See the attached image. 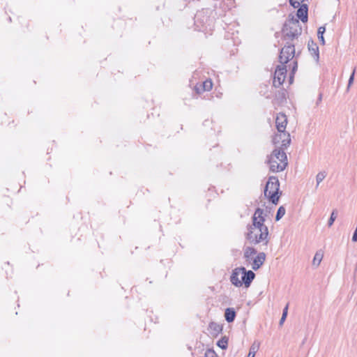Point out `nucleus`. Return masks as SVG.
<instances>
[{"mask_svg": "<svg viewBox=\"0 0 357 357\" xmlns=\"http://www.w3.org/2000/svg\"><path fill=\"white\" fill-rule=\"evenodd\" d=\"M352 240H353V241H357V228H356V230L355 231L354 234H353Z\"/></svg>", "mask_w": 357, "mask_h": 357, "instance_id": "obj_28", "label": "nucleus"}, {"mask_svg": "<svg viewBox=\"0 0 357 357\" xmlns=\"http://www.w3.org/2000/svg\"><path fill=\"white\" fill-rule=\"evenodd\" d=\"M324 32H325V27L321 26L319 28L318 37H319V40L322 42L323 44L324 43V36H323V34Z\"/></svg>", "mask_w": 357, "mask_h": 357, "instance_id": "obj_20", "label": "nucleus"}, {"mask_svg": "<svg viewBox=\"0 0 357 357\" xmlns=\"http://www.w3.org/2000/svg\"><path fill=\"white\" fill-rule=\"evenodd\" d=\"M260 347V342H255L252 346L250 347V351L248 353V357H255V354L259 350Z\"/></svg>", "mask_w": 357, "mask_h": 357, "instance_id": "obj_15", "label": "nucleus"}, {"mask_svg": "<svg viewBox=\"0 0 357 357\" xmlns=\"http://www.w3.org/2000/svg\"><path fill=\"white\" fill-rule=\"evenodd\" d=\"M326 177V173L325 172H319L317 175V185H319Z\"/></svg>", "mask_w": 357, "mask_h": 357, "instance_id": "obj_22", "label": "nucleus"}, {"mask_svg": "<svg viewBox=\"0 0 357 357\" xmlns=\"http://www.w3.org/2000/svg\"><path fill=\"white\" fill-rule=\"evenodd\" d=\"M213 82L211 79H206L202 84H197L195 86V90L197 93H202L205 91H209L213 88Z\"/></svg>", "mask_w": 357, "mask_h": 357, "instance_id": "obj_10", "label": "nucleus"}, {"mask_svg": "<svg viewBox=\"0 0 357 357\" xmlns=\"http://www.w3.org/2000/svg\"><path fill=\"white\" fill-rule=\"evenodd\" d=\"M284 320H285V318L282 317L280 319V324H282Z\"/></svg>", "mask_w": 357, "mask_h": 357, "instance_id": "obj_29", "label": "nucleus"}, {"mask_svg": "<svg viewBox=\"0 0 357 357\" xmlns=\"http://www.w3.org/2000/svg\"><path fill=\"white\" fill-rule=\"evenodd\" d=\"M302 29L297 20H289L284 25L282 30V38L287 43H291L301 34Z\"/></svg>", "mask_w": 357, "mask_h": 357, "instance_id": "obj_3", "label": "nucleus"}, {"mask_svg": "<svg viewBox=\"0 0 357 357\" xmlns=\"http://www.w3.org/2000/svg\"><path fill=\"white\" fill-rule=\"evenodd\" d=\"M288 307H289V304L287 303V305L285 306L284 310H283V313H282V317L286 319L287 315Z\"/></svg>", "mask_w": 357, "mask_h": 357, "instance_id": "obj_27", "label": "nucleus"}, {"mask_svg": "<svg viewBox=\"0 0 357 357\" xmlns=\"http://www.w3.org/2000/svg\"><path fill=\"white\" fill-rule=\"evenodd\" d=\"M263 214L264 211L261 208H257L254 213L252 224L248 227L245 235L247 240L250 243H267L268 230L264 225L265 219Z\"/></svg>", "mask_w": 357, "mask_h": 357, "instance_id": "obj_1", "label": "nucleus"}, {"mask_svg": "<svg viewBox=\"0 0 357 357\" xmlns=\"http://www.w3.org/2000/svg\"><path fill=\"white\" fill-rule=\"evenodd\" d=\"M255 277V274L252 271H246L243 267L236 268L232 271L230 281L236 287H240L244 284L248 288Z\"/></svg>", "mask_w": 357, "mask_h": 357, "instance_id": "obj_2", "label": "nucleus"}, {"mask_svg": "<svg viewBox=\"0 0 357 357\" xmlns=\"http://www.w3.org/2000/svg\"><path fill=\"white\" fill-rule=\"evenodd\" d=\"M282 191L280 190V182L277 177L270 176L264 189L265 197L272 204L277 205Z\"/></svg>", "mask_w": 357, "mask_h": 357, "instance_id": "obj_4", "label": "nucleus"}, {"mask_svg": "<svg viewBox=\"0 0 357 357\" xmlns=\"http://www.w3.org/2000/svg\"><path fill=\"white\" fill-rule=\"evenodd\" d=\"M225 319L228 322H232L236 317V312L233 308H227L225 312Z\"/></svg>", "mask_w": 357, "mask_h": 357, "instance_id": "obj_14", "label": "nucleus"}, {"mask_svg": "<svg viewBox=\"0 0 357 357\" xmlns=\"http://www.w3.org/2000/svg\"><path fill=\"white\" fill-rule=\"evenodd\" d=\"M287 45H284L280 52V62L284 65L287 63L289 61H291L294 59L295 56V47L293 43H287Z\"/></svg>", "mask_w": 357, "mask_h": 357, "instance_id": "obj_6", "label": "nucleus"}, {"mask_svg": "<svg viewBox=\"0 0 357 357\" xmlns=\"http://www.w3.org/2000/svg\"><path fill=\"white\" fill-rule=\"evenodd\" d=\"M288 123L287 116L283 113H279L275 117V128L278 131H284Z\"/></svg>", "mask_w": 357, "mask_h": 357, "instance_id": "obj_9", "label": "nucleus"}, {"mask_svg": "<svg viewBox=\"0 0 357 357\" xmlns=\"http://www.w3.org/2000/svg\"><path fill=\"white\" fill-rule=\"evenodd\" d=\"M268 164L273 172L283 171L287 165V158L285 153L280 150H275L268 157Z\"/></svg>", "mask_w": 357, "mask_h": 357, "instance_id": "obj_5", "label": "nucleus"}, {"mask_svg": "<svg viewBox=\"0 0 357 357\" xmlns=\"http://www.w3.org/2000/svg\"><path fill=\"white\" fill-rule=\"evenodd\" d=\"M285 212L286 210L284 206L279 207L275 217L276 220L278 221L281 219L284 215Z\"/></svg>", "mask_w": 357, "mask_h": 357, "instance_id": "obj_18", "label": "nucleus"}, {"mask_svg": "<svg viewBox=\"0 0 357 357\" xmlns=\"http://www.w3.org/2000/svg\"><path fill=\"white\" fill-rule=\"evenodd\" d=\"M305 0H289L291 5L294 8H298Z\"/></svg>", "mask_w": 357, "mask_h": 357, "instance_id": "obj_19", "label": "nucleus"}, {"mask_svg": "<svg viewBox=\"0 0 357 357\" xmlns=\"http://www.w3.org/2000/svg\"><path fill=\"white\" fill-rule=\"evenodd\" d=\"M287 75V67L284 65L278 66L273 77V85L275 87L280 86L285 80Z\"/></svg>", "mask_w": 357, "mask_h": 357, "instance_id": "obj_8", "label": "nucleus"}, {"mask_svg": "<svg viewBox=\"0 0 357 357\" xmlns=\"http://www.w3.org/2000/svg\"><path fill=\"white\" fill-rule=\"evenodd\" d=\"M297 10L296 15L297 17L304 23L307 22L308 15H307V4H302L299 7Z\"/></svg>", "mask_w": 357, "mask_h": 357, "instance_id": "obj_11", "label": "nucleus"}, {"mask_svg": "<svg viewBox=\"0 0 357 357\" xmlns=\"http://www.w3.org/2000/svg\"><path fill=\"white\" fill-rule=\"evenodd\" d=\"M216 354L213 350L207 349L205 352L204 357H215Z\"/></svg>", "mask_w": 357, "mask_h": 357, "instance_id": "obj_24", "label": "nucleus"}, {"mask_svg": "<svg viewBox=\"0 0 357 357\" xmlns=\"http://www.w3.org/2000/svg\"><path fill=\"white\" fill-rule=\"evenodd\" d=\"M208 330L211 335L216 336L222 331V328L217 323L211 322L208 326Z\"/></svg>", "mask_w": 357, "mask_h": 357, "instance_id": "obj_13", "label": "nucleus"}, {"mask_svg": "<svg viewBox=\"0 0 357 357\" xmlns=\"http://www.w3.org/2000/svg\"><path fill=\"white\" fill-rule=\"evenodd\" d=\"M273 142L275 145L280 146L281 147H286L291 143V137L289 132L284 131H278L273 135Z\"/></svg>", "mask_w": 357, "mask_h": 357, "instance_id": "obj_7", "label": "nucleus"}, {"mask_svg": "<svg viewBox=\"0 0 357 357\" xmlns=\"http://www.w3.org/2000/svg\"><path fill=\"white\" fill-rule=\"evenodd\" d=\"M323 256L324 252L322 250L317 252L313 259V264L315 266H319L323 259Z\"/></svg>", "mask_w": 357, "mask_h": 357, "instance_id": "obj_17", "label": "nucleus"}, {"mask_svg": "<svg viewBox=\"0 0 357 357\" xmlns=\"http://www.w3.org/2000/svg\"><path fill=\"white\" fill-rule=\"evenodd\" d=\"M256 254V250L253 248H247L244 252V256L247 261L252 259L254 255Z\"/></svg>", "mask_w": 357, "mask_h": 357, "instance_id": "obj_16", "label": "nucleus"}, {"mask_svg": "<svg viewBox=\"0 0 357 357\" xmlns=\"http://www.w3.org/2000/svg\"><path fill=\"white\" fill-rule=\"evenodd\" d=\"M218 345L222 349H225L227 345V341L222 339L218 342Z\"/></svg>", "mask_w": 357, "mask_h": 357, "instance_id": "obj_25", "label": "nucleus"}, {"mask_svg": "<svg viewBox=\"0 0 357 357\" xmlns=\"http://www.w3.org/2000/svg\"><path fill=\"white\" fill-rule=\"evenodd\" d=\"M292 63H293V66H292V69H291V75L290 77L291 79H292V77H293V76H294V73L296 71L297 68H298V64H297V61H296L294 60Z\"/></svg>", "mask_w": 357, "mask_h": 357, "instance_id": "obj_23", "label": "nucleus"}, {"mask_svg": "<svg viewBox=\"0 0 357 357\" xmlns=\"http://www.w3.org/2000/svg\"><path fill=\"white\" fill-rule=\"evenodd\" d=\"M336 218H337V211L335 210V211H333L332 212L331 218H330V219L328 220V226L329 227H331L333 224V222L335 220Z\"/></svg>", "mask_w": 357, "mask_h": 357, "instance_id": "obj_21", "label": "nucleus"}, {"mask_svg": "<svg viewBox=\"0 0 357 357\" xmlns=\"http://www.w3.org/2000/svg\"><path fill=\"white\" fill-rule=\"evenodd\" d=\"M355 72H356V68H354L353 70V72L349 77V83H348V88H349L351 86V85L353 84V82H354V75H355Z\"/></svg>", "mask_w": 357, "mask_h": 357, "instance_id": "obj_26", "label": "nucleus"}, {"mask_svg": "<svg viewBox=\"0 0 357 357\" xmlns=\"http://www.w3.org/2000/svg\"><path fill=\"white\" fill-rule=\"evenodd\" d=\"M266 255L264 252L259 253L253 259L252 263V268L254 270H257L264 262Z\"/></svg>", "mask_w": 357, "mask_h": 357, "instance_id": "obj_12", "label": "nucleus"}]
</instances>
